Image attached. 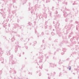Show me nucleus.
<instances>
[{
	"label": "nucleus",
	"instance_id": "nucleus-1",
	"mask_svg": "<svg viewBox=\"0 0 79 79\" xmlns=\"http://www.w3.org/2000/svg\"><path fill=\"white\" fill-rule=\"evenodd\" d=\"M69 70H71V68L69 69Z\"/></svg>",
	"mask_w": 79,
	"mask_h": 79
}]
</instances>
